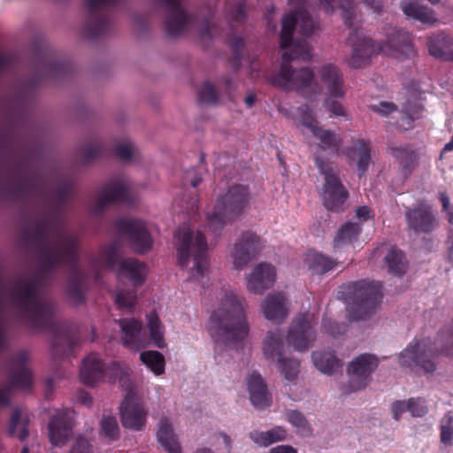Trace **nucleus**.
Listing matches in <instances>:
<instances>
[{
	"instance_id": "f257e3e1",
	"label": "nucleus",
	"mask_w": 453,
	"mask_h": 453,
	"mask_svg": "<svg viewBox=\"0 0 453 453\" xmlns=\"http://www.w3.org/2000/svg\"><path fill=\"white\" fill-rule=\"evenodd\" d=\"M21 240L31 243L38 253L40 268L35 277L13 280L11 301L26 315L33 329L50 331L55 358L71 357L79 344V339L67 324L54 320V303L40 296L39 289L46 274L65 265L70 269L66 288L68 298L75 304L85 302L87 275L79 265L80 240L74 234L65 233L58 220L47 218L24 229Z\"/></svg>"
},
{
	"instance_id": "f03ea898",
	"label": "nucleus",
	"mask_w": 453,
	"mask_h": 453,
	"mask_svg": "<svg viewBox=\"0 0 453 453\" xmlns=\"http://www.w3.org/2000/svg\"><path fill=\"white\" fill-rule=\"evenodd\" d=\"M440 355L453 357V319L439 331L434 341L414 338L400 352L398 361L401 367L417 374L433 375Z\"/></svg>"
},
{
	"instance_id": "7ed1b4c3",
	"label": "nucleus",
	"mask_w": 453,
	"mask_h": 453,
	"mask_svg": "<svg viewBox=\"0 0 453 453\" xmlns=\"http://www.w3.org/2000/svg\"><path fill=\"white\" fill-rule=\"evenodd\" d=\"M311 58L306 40H296L289 51L282 54V64L279 72L271 77V83L284 90H295L305 98H311L320 92V86L315 81V74L309 67L294 69L292 60L309 61Z\"/></svg>"
},
{
	"instance_id": "20e7f679",
	"label": "nucleus",
	"mask_w": 453,
	"mask_h": 453,
	"mask_svg": "<svg viewBox=\"0 0 453 453\" xmlns=\"http://www.w3.org/2000/svg\"><path fill=\"white\" fill-rule=\"evenodd\" d=\"M210 322V334L216 342L236 349L242 348L250 326L236 296L226 295L221 306L211 313Z\"/></svg>"
},
{
	"instance_id": "39448f33",
	"label": "nucleus",
	"mask_w": 453,
	"mask_h": 453,
	"mask_svg": "<svg viewBox=\"0 0 453 453\" xmlns=\"http://www.w3.org/2000/svg\"><path fill=\"white\" fill-rule=\"evenodd\" d=\"M174 238L180 265L185 267L193 259L191 277L198 280L204 279L209 268L208 244L204 234L199 230L195 232L188 224L183 223L176 229Z\"/></svg>"
},
{
	"instance_id": "423d86ee",
	"label": "nucleus",
	"mask_w": 453,
	"mask_h": 453,
	"mask_svg": "<svg viewBox=\"0 0 453 453\" xmlns=\"http://www.w3.org/2000/svg\"><path fill=\"white\" fill-rule=\"evenodd\" d=\"M339 298L349 303V317L352 320H364L373 314L381 302L380 282L360 280L342 287Z\"/></svg>"
},
{
	"instance_id": "0eeeda50",
	"label": "nucleus",
	"mask_w": 453,
	"mask_h": 453,
	"mask_svg": "<svg viewBox=\"0 0 453 453\" xmlns=\"http://www.w3.org/2000/svg\"><path fill=\"white\" fill-rule=\"evenodd\" d=\"M250 197L246 185L235 184L218 197L211 213L207 216V226L216 237L227 224L241 217L248 206Z\"/></svg>"
},
{
	"instance_id": "6e6552de",
	"label": "nucleus",
	"mask_w": 453,
	"mask_h": 453,
	"mask_svg": "<svg viewBox=\"0 0 453 453\" xmlns=\"http://www.w3.org/2000/svg\"><path fill=\"white\" fill-rule=\"evenodd\" d=\"M121 0H84L87 19L82 31L85 37L96 39L111 29V13Z\"/></svg>"
},
{
	"instance_id": "1a4fd4ad",
	"label": "nucleus",
	"mask_w": 453,
	"mask_h": 453,
	"mask_svg": "<svg viewBox=\"0 0 453 453\" xmlns=\"http://www.w3.org/2000/svg\"><path fill=\"white\" fill-rule=\"evenodd\" d=\"M81 381L93 386L106 377L110 383L119 381L124 384L127 377V367L119 362L112 361L105 365L96 354L84 358L80 371Z\"/></svg>"
},
{
	"instance_id": "9d476101",
	"label": "nucleus",
	"mask_w": 453,
	"mask_h": 453,
	"mask_svg": "<svg viewBox=\"0 0 453 453\" xmlns=\"http://www.w3.org/2000/svg\"><path fill=\"white\" fill-rule=\"evenodd\" d=\"M283 349V336L280 332H268L264 341V355L268 359L277 358L280 372L284 379L294 382L300 372V363L297 359L284 357L282 356Z\"/></svg>"
},
{
	"instance_id": "9b49d317",
	"label": "nucleus",
	"mask_w": 453,
	"mask_h": 453,
	"mask_svg": "<svg viewBox=\"0 0 453 453\" xmlns=\"http://www.w3.org/2000/svg\"><path fill=\"white\" fill-rule=\"evenodd\" d=\"M114 227L120 236L127 238L134 252L144 254L151 250L153 239L142 220L120 219L115 221Z\"/></svg>"
},
{
	"instance_id": "f8f14e48",
	"label": "nucleus",
	"mask_w": 453,
	"mask_h": 453,
	"mask_svg": "<svg viewBox=\"0 0 453 453\" xmlns=\"http://www.w3.org/2000/svg\"><path fill=\"white\" fill-rule=\"evenodd\" d=\"M165 12L164 27L171 37L181 35L192 24L195 16L182 5L183 0H154Z\"/></svg>"
},
{
	"instance_id": "ddd939ff",
	"label": "nucleus",
	"mask_w": 453,
	"mask_h": 453,
	"mask_svg": "<svg viewBox=\"0 0 453 453\" xmlns=\"http://www.w3.org/2000/svg\"><path fill=\"white\" fill-rule=\"evenodd\" d=\"M379 365L376 356L364 353L357 357L348 366V388L346 394L365 388L371 380L372 373Z\"/></svg>"
},
{
	"instance_id": "4468645a",
	"label": "nucleus",
	"mask_w": 453,
	"mask_h": 453,
	"mask_svg": "<svg viewBox=\"0 0 453 453\" xmlns=\"http://www.w3.org/2000/svg\"><path fill=\"white\" fill-rule=\"evenodd\" d=\"M298 27L299 32L305 37L311 36L315 30V23L305 10H297L286 14L281 20L280 46L281 50L293 47V34Z\"/></svg>"
},
{
	"instance_id": "2eb2a0df",
	"label": "nucleus",
	"mask_w": 453,
	"mask_h": 453,
	"mask_svg": "<svg viewBox=\"0 0 453 453\" xmlns=\"http://www.w3.org/2000/svg\"><path fill=\"white\" fill-rule=\"evenodd\" d=\"M27 355L21 351L11 359L10 362V387L0 389V405L9 403L11 388L29 389L32 386L33 377L30 369L27 366Z\"/></svg>"
},
{
	"instance_id": "dca6fc26",
	"label": "nucleus",
	"mask_w": 453,
	"mask_h": 453,
	"mask_svg": "<svg viewBox=\"0 0 453 453\" xmlns=\"http://www.w3.org/2000/svg\"><path fill=\"white\" fill-rule=\"evenodd\" d=\"M317 321L309 312L300 314L292 322L288 332L287 341L297 351H305L315 341L314 326Z\"/></svg>"
},
{
	"instance_id": "f3484780",
	"label": "nucleus",
	"mask_w": 453,
	"mask_h": 453,
	"mask_svg": "<svg viewBox=\"0 0 453 453\" xmlns=\"http://www.w3.org/2000/svg\"><path fill=\"white\" fill-rule=\"evenodd\" d=\"M323 173L325 175V182L321 192L323 205L326 210L333 212L343 211L349 196V191L335 173L331 171H325Z\"/></svg>"
},
{
	"instance_id": "a211bd4d",
	"label": "nucleus",
	"mask_w": 453,
	"mask_h": 453,
	"mask_svg": "<svg viewBox=\"0 0 453 453\" xmlns=\"http://www.w3.org/2000/svg\"><path fill=\"white\" fill-rule=\"evenodd\" d=\"M404 216L408 227L415 233L428 234L438 226L432 207L425 201H418L408 207Z\"/></svg>"
},
{
	"instance_id": "6ab92c4d",
	"label": "nucleus",
	"mask_w": 453,
	"mask_h": 453,
	"mask_svg": "<svg viewBox=\"0 0 453 453\" xmlns=\"http://www.w3.org/2000/svg\"><path fill=\"white\" fill-rule=\"evenodd\" d=\"M134 201L128 184L123 180H111L106 182L99 191L96 208L102 211L112 203H133Z\"/></svg>"
},
{
	"instance_id": "aec40b11",
	"label": "nucleus",
	"mask_w": 453,
	"mask_h": 453,
	"mask_svg": "<svg viewBox=\"0 0 453 453\" xmlns=\"http://www.w3.org/2000/svg\"><path fill=\"white\" fill-rule=\"evenodd\" d=\"M262 247V241L257 234L249 231L242 233L240 239L235 242L231 254L234 267L237 270L242 269L257 257Z\"/></svg>"
},
{
	"instance_id": "412c9836",
	"label": "nucleus",
	"mask_w": 453,
	"mask_h": 453,
	"mask_svg": "<svg viewBox=\"0 0 453 453\" xmlns=\"http://www.w3.org/2000/svg\"><path fill=\"white\" fill-rule=\"evenodd\" d=\"M121 423L124 427L141 431L146 424V411L137 399L127 393L120 407Z\"/></svg>"
},
{
	"instance_id": "4be33fe9",
	"label": "nucleus",
	"mask_w": 453,
	"mask_h": 453,
	"mask_svg": "<svg viewBox=\"0 0 453 453\" xmlns=\"http://www.w3.org/2000/svg\"><path fill=\"white\" fill-rule=\"evenodd\" d=\"M49 437L52 445L61 447L72 434L73 419L68 409L56 411L48 425Z\"/></svg>"
},
{
	"instance_id": "5701e85b",
	"label": "nucleus",
	"mask_w": 453,
	"mask_h": 453,
	"mask_svg": "<svg viewBox=\"0 0 453 453\" xmlns=\"http://www.w3.org/2000/svg\"><path fill=\"white\" fill-rule=\"evenodd\" d=\"M378 51L385 55L400 53L410 56L413 53L411 35L403 29L393 28L383 42L376 43Z\"/></svg>"
},
{
	"instance_id": "b1692460",
	"label": "nucleus",
	"mask_w": 453,
	"mask_h": 453,
	"mask_svg": "<svg viewBox=\"0 0 453 453\" xmlns=\"http://www.w3.org/2000/svg\"><path fill=\"white\" fill-rule=\"evenodd\" d=\"M276 278L275 269L267 263L257 265L247 277V288L255 294H262L273 287Z\"/></svg>"
},
{
	"instance_id": "393cba45",
	"label": "nucleus",
	"mask_w": 453,
	"mask_h": 453,
	"mask_svg": "<svg viewBox=\"0 0 453 453\" xmlns=\"http://www.w3.org/2000/svg\"><path fill=\"white\" fill-rule=\"evenodd\" d=\"M354 35L351 33L348 38L349 43L352 45V54L349 59V65L357 69L365 66L372 55L380 53L377 44L368 37L359 38L353 42Z\"/></svg>"
},
{
	"instance_id": "a878e982",
	"label": "nucleus",
	"mask_w": 453,
	"mask_h": 453,
	"mask_svg": "<svg viewBox=\"0 0 453 453\" xmlns=\"http://www.w3.org/2000/svg\"><path fill=\"white\" fill-rule=\"evenodd\" d=\"M321 82L326 88V95L330 97L343 98L346 94L343 74L333 64H327L319 70Z\"/></svg>"
},
{
	"instance_id": "bb28decb",
	"label": "nucleus",
	"mask_w": 453,
	"mask_h": 453,
	"mask_svg": "<svg viewBox=\"0 0 453 453\" xmlns=\"http://www.w3.org/2000/svg\"><path fill=\"white\" fill-rule=\"evenodd\" d=\"M261 307L265 318L275 323L282 322L288 313V300L286 296L280 292L268 295Z\"/></svg>"
},
{
	"instance_id": "cd10ccee",
	"label": "nucleus",
	"mask_w": 453,
	"mask_h": 453,
	"mask_svg": "<svg viewBox=\"0 0 453 453\" xmlns=\"http://www.w3.org/2000/svg\"><path fill=\"white\" fill-rule=\"evenodd\" d=\"M426 46L431 56L453 61V37L444 31H439L427 36Z\"/></svg>"
},
{
	"instance_id": "c85d7f7f",
	"label": "nucleus",
	"mask_w": 453,
	"mask_h": 453,
	"mask_svg": "<svg viewBox=\"0 0 453 453\" xmlns=\"http://www.w3.org/2000/svg\"><path fill=\"white\" fill-rule=\"evenodd\" d=\"M346 155L350 160L356 162L359 178L364 177L372 160L370 141L354 140L352 145L347 148Z\"/></svg>"
},
{
	"instance_id": "c756f323",
	"label": "nucleus",
	"mask_w": 453,
	"mask_h": 453,
	"mask_svg": "<svg viewBox=\"0 0 453 453\" xmlns=\"http://www.w3.org/2000/svg\"><path fill=\"white\" fill-rule=\"evenodd\" d=\"M247 384L250 402L255 407L264 409L270 406L271 397L267 386L259 373L253 372L250 375Z\"/></svg>"
},
{
	"instance_id": "7c9ffc66",
	"label": "nucleus",
	"mask_w": 453,
	"mask_h": 453,
	"mask_svg": "<svg viewBox=\"0 0 453 453\" xmlns=\"http://www.w3.org/2000/svg\"><path fill=\"white\" fill-rule=\"evenodd\" d=\"M116 322L120 327L124 346L131 349H139L142 347V322L135 319H120Z\"/></svg>"
},
{
	"instance_id": "2f4dec72",
	"label": "nucleus",
	"mask_w": 453,
	"mask_h": 453,
	"mask_svg": "<svg viewBox=\"0 0 453 453\" xmlns=\"http://www.w3.org/2000/svg\"><path fill=\"white\" fill-rule=\"evenodd\" d=\"M389 152L398 162L403 177L411 176L418 165V156L417 152L409 145L390 147Z\"/></svg>"
},
{
	"instance_id": "473e14b6",
	"label": "nucleus",
	"mask_w": 453,
	"mask_h": 453,
	"mask_svg": "<svg viewBox=\"0 0 453 453\" xmlns=\"http://www.w3.org/2000/svg\"><path fill=\"white\" fill-rule=\"evenodd\" d=\"M4 195L27 201L34 193L39 192L40 186L33 178L17 180L9 186L0 185Z\"/></svg>"
},
{
	"instance_id": "72a5a7b5",
	"label": "nucleus",
	"mask_w": 453,
	"mask_h": 453,
	"mask_svg": "<svg viewBox=\"0 0 453 453\" xmlns=\"http://www.w3.org/2000/svg\"><path fill=\"white\" fill-rule=\"evenodd\" d=\"M119 274L127 278L134 287L146 280V265L135 258H126L119 263Z\"/></svg>"
},
{
	"instance_id": "f704fd0d",
	"label": "nucleus",
	"mask_w": 453,
	"mask_h": 453,
	"mask_svg": "<svg viewBox=\"0 0 453 453\" xmlns=\"http://www.w3.org/2000/svg\"><path fill=\"white\" fill-rule=\"evenodd\" d=\"M287 430L283 426H274L267 431L253 430L249 433L250 440L258 447H268L287 439Z\"/></svg>"
},
{
	"instance_id": "c9c22d12",
	"label": "nucleus",
	"mask_w": 453,
	"mask_h": 453,
	"mask_svg": "<svg viewBox=\"0 0 453 453\" xmlns=\"http://www.w3.org/2000/svg\"><path fill=\"white\" fill-rule=\"evenodd\" d=\"M158 442L168 453H180V446L176 435L173 433L168 418H163L159 422V428L157 433Z\"/></svg>"
},
{
	"instance_id": "e433bc0d",
	"label": "nucleus",
	"mask_w": 453,
	"mask_h": 453,
	"mask_svg": "<svg viewBox=\"0 0 453 453\" xmlns=\"http://www.w3.org/2000/svg\"><path fill=\"white\" fill-rule=\"evenodd\" d=\"M403 13L413 20L419 21L423 24L432 25L437 21L434 12L432 9L421 5L417 2H407L402 4Z\"/></svg>"
},
{
	"instance_id": "4c0bfd02",
	"label": "nucleus",
	"mask_w": 453,
	"mask_h": 453,
	"mask_svg": "<svg viewBox=\"0 0 453 453\" xmlns=\"http://www.w3.org/2000/svg\"><path fill=\"white\" fill-rule=\"evenodd\" d=\"M311 359L318 370L321 372L331 375L342 366V362L337 358L334 352L314 351Z\"/></svg>"
},
{
	"instance_id": "58836bf2",
	"label": "nucleus",
	"mask_w": 453,
	"mask_h": 453,
	"mask_svg": "<svg viewBox=\"0 0 453 453\" xmlns=\"http://www.w3.org/2000/svg\"><path fill=\"white\" fill-rule=\"evenodd\" d=\"M362 225L357 222H347L341 226L334 239V247L340 248L349 245L358 240L362 233Z\"/></svg>"
},
{
	"instance_id": "ea45409f",
	"label": "nucleus",
	"mask_w": 453,
	"mask_h": 453,
	"mask_svg": "<svg viewBox=\"0 0 453 453\" xmlns=\"http://www.w3.org/2000/svg\"><path fill=\"white\" fill-rule=\"evenodd\" d=\"M311 133L319 141V147L322 150H328L334 152L339 151L342 140L336 133L324 129L319 126Z\"/></svg>"
},
{
	"instance_id": "a19ab883",
	"label": "nucleus",
	"mask_w": 453,
	"mask_h": 453,
	"mask_svg": "<svg viewBox=\"0 0 453 453\" xmlns=\"http://www.w3.org/2000/svg\"><path fill=\"white\" fill-rule=\"evenodd\" d=\"M385 262L389 273L396 276H402L405 273L407 260L402 250L391 248L385 257Z\"/></svg>"
},
{
	"instance_id": "79ce46f5",
	"label": "nucleus",
	"mask_w": 453,
	"mask_h": 453,
	"mask_svg": "<svg viewBox=\"0 0 453 453\" xmlns=\"http://www.w3.org/2000/svg\"><path fill=\"white\" fill-rule=\"evenodd\" d=\"M148 328L150 331V339L153 344L162 349L165 347L164 330L161 321L155 311H150L147 315Z\"/></svg>"
},
{
	"instance_id": "37998d69",
	"label": "nucleus",
	"mask_w": 453,
	"mask_h": 453,
	"mask_svg": "<svg viewBox=\"0 0 453 453\" xmlns=\"http://www.w3.org/2000/svg\"><path fill=\"white\" fill-rule=\"evenodd\" d=\"M141 361L146 365L156 375H161L165 372V357L156 350H147L140 354Z\"/></svg>"
},
{
	"instance_id": "c03bdc74",
	"label": "nucleus",
	"mask_w": 453,
	"mask_h": 453,
	"mask_svg": "<svg viewBox=\"0 0 453 453\" xmlns=\"http://www.w3.org/2000/svg\"><path fill=\"white\" fill-rule=\"evenodd\" d=\"M310 268L318 274H325L338 265V261L322 253H314L310 257Z\"/></svg>"
},
{
	"instance_id": "a18cd8bd",
	"label": "nucleus",
	"mask_w": 453,
	"mask_h": 453,
	"mask_svg": "<svg viewBox=\"0 0 453 453\" xmlns=\"http://www.w3.org/2000/svg\"><path fill=\"white\" fill-rule=\"evenodd\" d=\"M28 421L27 419H21V411L19 409L15 408L12 411L9 434L12 436L18 437L20 441H24L28 436Z\"/></svg>"
},
{
	"instance_id": "49530a36",
	"label": "nucleus",
	"mask_w": 453,
	"mask_h": 453,
	"mask_svg": "<svg viewBox=\"0 0 453 453\" xmlns=\"http://www.w3.org/2000/svg\"><path fill=\"white\" fill-rule=\"evenodd\" d=\"M120 250V242L114 240L101 250L99 258L106 267L113 269L119 263Z\"/></svg>"
},
{
	"instance_id": "de8ad7c7",
	"label": "nucleus",
	"mask_w": 453,
	"mask_h": 453,
	"mask_svg": "<svg viewBox=\"0 0 453 453\" xmlns=\"http://www.w3.org/2000/svg\"><path fill=\"white\" fill-rule=\"evenodd\" d=\"M100 433L109 441H116L119 437L118 421L113 416H104L100 421Z\"/></svg>"
},
{
	"instance_id": "09e8293b",
	"label": "nucleus",
	"mask_w": 453,
	"mask_h": 453,
	"mask_svg": "<svg viewBox=\"0 0 453 453\" xmlns=\"http://www.w3.org/2000/svg\"><path fill=\"white\" fill-rule=\"evenodd\" d=\"M227 44L232 50L230 65L234 70H238L243 56L244 41L240 36H232L228 39Z\"/></svg>"
},
{
	"instance_id": "8fccbe9b",
	"label": "nucleus",
	"mask_w": 453,
	"mask_h": 453,
	"mask_svg": "<svg viewBox=\"0 0 453 453\" xmlns=\"http://www.w3.org/2000/svg\"><path fill=\"white\" fill-rule=\"evenodd\" d=\"M215 15V8L212 6H208L206 10V14L203 17L201 27H200V35L202 37H207V38H214L218 35H219L218 27L211 24V20L213 19Z\"/></svg>"
},
{
	"instance_id": "3c124183",
	"label": "nucleus",
	"mask_w": 453,
	"mask_h": 453,
	"mask_svg": "<svg viewBox=\"0 0 453 453\" xmlns=\"http://www.w3.org/2000/svg\"><path fill=\"white\" fill-rule=\"evenodd\" d=\"M288 421L299 429L303 435H309L311 433V426L303 414L299 411H289L287 413Z\"/></svg>"
},
{
	"instance_id": "603ef678",
	"label": "nucleus",
	"mask_w": 453,
	"mask_h": 453,
	"mask_svg": "<svg viewBox=\"0 0 453 453\" xmlns=\"http://www.w3.org/2000/svg\"><path fill=\"white\" fill-rule=\"evenodd\" d=\"M6 297L4 281L0 277V352L7 347L8 330L3 314V306Z\"/></svg>"
},
{
	"instance_id": "864d4df0",
	"label": "nucleus",
	"mask_w": 453,
	"mask_h": 453,
	"mask_svg": "<svg viewBox=\"0 0 453 453\" xmlns=\"http://www.w3.org/2000/svg\"><path fill=\"white\" fill-rule=\"evenodd\" d=\"M453 440V411L447 412L441 421V441L451 445Z\"/></svg>"
},
{
	"instance_id": "5fc2aeb1",
	"label": "nucleus",
	"mask_w": 453,
	"mask_h": 453,
	"mask_svg": "<svg viewBox=\"0 0 453 453\" xmlns=\"http://www.w3.org/2000/svg\"><path fill=\"white\" fill-rule=\"evenodd\" d=\"M84 162L89 163L104 156V149L100 142L87 144L81 149Z\"/></svg>"
},
{
	"instance_id": "6e6d98bb",
	"label": "nucleus",
	"mask_w": 453,
	"mask_h": 453,
	"mask_svg": "<svg viewBox=\"0 0 453 453\" xmlns=\"http://www.w3.org/2000/svg\"><path fill=\"white\" fill-rule=\"evenodd\" d=\"M135 154L136 148L129 140H125L123 142L118 144L115 149V156L125 162H130Z\"/></svg>"
},
{
	"instance_id": "4d7b16f0",
	"label": "nucleus",
	"mask_w": 453,
	"mask_h": 453,
	"mask_svg": "<svg viewBox=\"0 0 453 453\" xmlns=\"http://www.w3.org/2000/svg\"><path fill=\"white\" fill-rule=\"evenodd\" d=\"M297 112L300 117V123L303 126L308 127L311 130V132H312L316 127H319V123L316 118L314 117L312 111L308 105H301L300 107H298Z\"/></svg>"
},
{
	"instance_id": "13d9d810",
	"label": "nucleus",
	"mask_w": 453,
	"mask_h": 453,
	"mask_svg": "<svg viewBox=\"0 0 453 453\" xmlns=\"http://www.w3.org/2000/svg\"><path fill=\"white\" fill-rule=\"evenodd\" d=\"M198 101L202 104H216L218 96L214 86L209 82H204L199 92Z\"/></svg>"
},
{
	"instance_id": "bf43d9fd",
	"label": "nucleus",
	"mask_w": 453,
	"mask_h": 453,
	"mask_svg": "<svg viewBox=\"0 0 453 453\" xmlns=\"http://www.w3.org/2000/svg\"><path fill=\"white\" fill-rule=\"evenodd\" d=\"M44 66L49 73V76L52 78L65 75L70 69V65L63 61H46Z\"/></svg>"
},
{
	"instance_id": "052dcab7",
	"label": "nucleus",
	"mask_w": 453,
	"mask_h": 453,
	"mask_svg": "<svg viewBox=\"0 0 453 453\" xmlns=\"http://www.w3.org/2000/svg\"><path fill=\"white\" fill-rule=\"evenodd\" d=\"M226 13L230 23H242L246 19V5L243 2H239L232 7H227Z\"/></svg>"
},
{
	"instance_id": "680f3d73",
	"label": "nucleus",
	"mask_w": 453,
	"mask_h": 453,
	"mask_svg": "<svg viewBox=\"0 0 453 453\" xmlns=\"http://www.w3.org/2000/svg\"><path fill=\"white\" fill-rule=\"evenodd\" d=\"M115 303L119 309L132 308L135 305V292L119 291L115 296Z\"/></svg>"
},
{
	"instance_id": "e2e57ef3",
	"label": "nucleus",
	"mask_w": 453,
	"mask_h": 453,
	"mask_svg": "<svg viewBox=\"0 0 453 453\" xmlns=\"http://www.w3.org/2000/svg\"><path fill=\"white\" fill-rule=\"evenodd\" d=\"M322 328L326 334L335 337L345 332L346 325L343 323L340 324L331 319L324 318L322 320Z\"/></svg>"
},
{
	"instance_id": "0e129e2a",
	"label": "nucleus",
	"mask_w": 453,
	"mask_h": 453,
	"mask_svg": "<svg viewBox=\"0 0 453 453\" xmlns=\"http://www.w3.org/2000/svg\"><path fill=\"white\" fill-rule=\"evenodd\" d=\"M409 404V411L413 417H424L428 411L424 398H410Z\"/></svg>"
},
{
	"instance_id": "69168bd1",
	"label": "nucleus",
	"mask_w": 453,
	"mask_h": 453,
	"mask_svg": "<svg viewBox=\"0 0 453 453\" xmlns=\"http://www.w3.org/2000/svg\"><path fill=\"white\" fill-rule=\"evenodd\" d=\"M334 99H336V97L327 96L324 101L325 107L331 112V116L344 117L346 115L344 107L340 102Z\"/></svg>"
},
{
	"instance_id": "338daca9",
	"label": "nucleus",
	"mask_w": 453,
	"mask_h": 453,
	"mask_svg": "<svg viewBox=\"0 0 453 453\" xmlns=\"http://www.w3.org/2000/svg\"><path fill=\"white\" fill-rule=\"evenodd\" d=\"M68 453H93V446L83 436H78Z\"/></svg>"
},
{
	"instance_id": "774afa93",
	"label": "nucleus",
	"mask_w": 453,
	"mask_h": 453,
	"mask_svg": "<svg viewBox=\"0 0 453 453\" xmlns=\"http://www.w3.org/2000/svg\"><path fill=\"white\" fill-rule=\"evenodd\" d=\"M72 188V184L69 182H64L57 188L55 202L58 207L62 206L67 201Z\"/></svg>"
}]
</instances>
